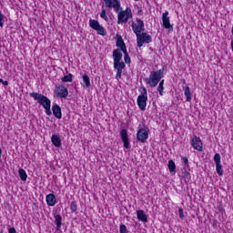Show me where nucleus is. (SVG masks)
Masks as SVG:
<instances>
[{"label":"nucleus","mask_w":233,"mask_h":233,"mask_svg":"<svg viewBox=\"0 0 233 233\" xmlns=\"http://www.w3.org/2000/svg\"><path fill=\"white\" fill-rule=\"evenodd\" d=\"M132 9L127 7L125 10H122L117 15V25H123L124 23H128L129 19H132Z\"/></svg>","instance_id":"4"},{"label":"nucleus","mask_w":233,"mask_h":233,"mask_svg":"<svg viewBox=\"0 0 233 233\" xmlns=\"http://www.w3.org/2000/svg\"><path fill=\"white\" fill-rule=\"evenodd\" d=\"M122 52L124 53V60H125V63H126L127 65H130L131 60H130V56L128 55V52L127 51V49H126V51H122Z\"/></svg>","instance_id":"27"},{"label":"nucleus","mask_w":233,"mask_h":233,"mask_svg":"<svg viewBox=\"0 0 233 233\" xmlns=\"http://www.w3.org/2000/svg\"><path fill=\"white\" fill-rule=\"evenodd\" d=\"M122 51L120 49H115L113 51V59H114V63H119L122 61L123 59V53H121Z\"/></svg>","instance_id":"18"},{"label":"nucleus","mask_w":233,"mask_h":233,"mask_svg":"<svg viewBox=\"0 0 233 233\" xmlns=\"http://www.w3.org/2000/svg\"><path fill=\"white\" fill-rule=\"evenodd\" d=\"M55 95L56 97L65 99V98L68 97V88H66V86H65L64 85H60L56 87Z\"/></svg>","instance_id":"8"},{"label":"nucleus","mask_w":233,"mask_h":233,"mask_svg":"<svg viewBox=\"0 0 233 233\" xmlns=\"http://www.w3.org/2000/svg\"><path fill=\"white\" fill-rule=\"evenodd\" d=\"M120 137L124 143V148H130V142L128 141V133L127 132V129H122L120 131Z\"/></svg>","instance_id":"14"},{"label":"nucleus","mask_w":233,"mask_h":233,"mask_svg":"<svg viewBox=\"0 0 233 233\" xmlns=\"http://www.w3.org/2000/svg\"><path fill=\"white\" fill-rule=\"evenodd\" d=\"M18 174L22 181H26V179L28 178V175L26 174V171L23 168L18 169Z\"/></svg>","instance_id":"23"},{"label":"nucleus","mask_w":233,"mask_h":233,"mask_svg":"<svg viewBox=\"0 0 233 233\" xmlns=\"http://www.w3.org/2000/svg\"><path fill=\"white\" fill-rule=\"evenodd\" d=\"M169 172L176 174V162L174 160H169L167 164Z\"/></svg>","instance_id":"24"},{"label":"nucleus","mask_w":233,"mask_h":233,"mask_svg":"<svg viewBox=\"0 0 233 233\" xmlns=\"http://www.w3.org/2000/svg\"><path fill=\"white\" fill-rule=\"evenodd\" d=\"M46 201L48 207H56V203H57V198H56V195L54 193H50L46 195Z\"/></svg>","instance_id":"15"},{"label":"nucleus","mask_w":233,"mask_h":233,"mask_svg":"<svg viewBox=\"0 0 233 233\" xmlns=\"http://www.w3.org/2000/svg\"><path fill=\"white\" fill-rule=\"evenodd\" d=\"M183 90H184V96H186V101H187V103H190V101H192V93L190 92V87L184 86Z\"/></svg>","instance_id":"20"},{"label":"nucleus","mask_w":233,"mask_h":233,"mask_svg":"<svg viewBox=\"0 0 233 233\" xmlns=\"http://www.w3.org/2000/svg\"><path fill=\"white\" fill-rule=\"evenodd\" d=\"M191 146L195 150L198 152H203V142L199 137H194L191 141Z\"/></svg>","instance_id":"13"},{"label":"nucleus","mask_w":233,"mask_h":233,"mask_svg":"<svg viewBox=\"0 0 233 233\" xmlns=\"http://www.w3.org/2000/svg\"><path fill=\"white\" fill-rule=\"evenodd\" d=\"M182 163H183V165H185L186 167L188 166V158H187V157H182Z\"/></svg>","instance_id":"36"},{"label":"nucleus","mask_w":233,"mask_h":233,"mask_svg":"<svg viewBox=\"0 0 233 233\" xmlns=\"http://www.w3.org/2000/svg\"><path fill=\"white\" fill-rule=\"evenodd\" d=\"M70 208L72 212H76V210H77V205H76V202H71Z\"/></svg>","instance_id":"34"},{"label":"nucleus","mask_w":233,"mask_h":233,"mask_svg":"<svg viewBox=\"0 0 233 233\" xmlns=\"http://www.w3.org/2000/svg\"><path fill=\"white\" fill-rule=\"evenodd\" d=\"M132 30L134 34L138 35L141 34V32L145 31V22L141 20V18H136L134 22H132Z\"/></svg>","instance_id":"7"},{"label":"nucleus","mask_w":233,"mask_h":233,"mask_svg":"<svg viewBox=\"0 0 233 233\" xmlns=\"http://www.w3.org/2000/svg\"><path fill=\"white\" fill-rule=\"evenodd\" d=\"M106 8H113L115 12H119L121 10V4L118 0H103Z\"/></svg>","instance_id":"9"},{"label":"nucleus","mask_w":233,"mask_h":233,"mask_svg":"<svg viewBox=\"0 0 233 233\" xmlns=\"http://www.w3.org/2000/svg\"><path fill=\"white\" fill-rule=\"evenodd\" d=\"M214 161L216 165H219L221 164V156L219 155V153H216L214 156Z\"/></svg>","instance_id":"29"},{"label":"nucleus","mask_w":233,"mask_h":233,"mask_svg":"<svg viewBox=\"0 0 233 233\" xmlns=\"http://www.w3.org/2000/svg\"><path fill=\"white\" fill-rule=\"evenodd\" d=\"M2 85H4L5 86H8V81L3 80Z\"/></svg>","instance_id":"39"},{"label":"nucleus","mask_w":233,"mask_h":233,"mask_svg":"<svg viewBox=\"0 0 233 233\" xmlns=\"http://www.w3.org/2000/svg\"><path fill=\"white\" fill-rule=\"evenodd\" d=\"M178 212H179V218L180 219H184L185 218V214L183 212V208H179L178 209Z\"/></svg>","instance_id":"35"},{"label":"nucleus","mask_w":233,"mask_h":233,"mask_svg":"<svg viewBox=\"0 0 233 233\" xmlns=\"http://www.w3.org/2000/svg\"><path fill=\"white\" fill-rule=\"evenodd\" d=\"M137 139L141 143H145L148 139V130L147 128H140L137 133Z\"/></svg>","instance_id":"12"},{"label":"nucleus","mask_w":233,"mask_h":233,"mask_svg":"<svg viewBox=\"0 0 233 233\" xmlns=\"http://www.w3.org/2000/svg\"><path fill=\"white\" fill-rule=\"evenodd\" d=\"M165 85V80H161L158 84V86H164Z\"/></svg>","instance_id":"38"},{"label":"nucleus","mask_w":233,"mask_h":233,"mask_svg":"<svg viewBox=\"0 0 233 233\" xmlns=\"http://www.w3.org/2000/svg\"><path fill=\"white\" fill-rule=\"evenodd\" d=\"M89 26L93 30H96V32L98 35H102V36L106 35V29H105V27H103V25H101V24H99V21H97L96 19H90Z\"/></svg>","instance_id":"5"},{"label":"nucleus","mask_w":233,"mask_h":233,"mask_svg":"<svg viewBox=\"0 0 233 233\" xmlns=\"http://www.w3.org/2000/svg\"><path fill=\"white\" fill-rule=\"evenodd\" d=\"M162 26L166 30H172L174 25L170 24V16H168V11L162 14Z\"/></svg>","instance_id":"11"},{"label":"nucleus","mask_w":233,"mask_h":233,"mask_svg":"<svg viewBox=\"0 0 233 233\" xmlns=\"http://www.w3.org/2000/svg\"><path fill=\"white\" fill-rule=\"evenodd\" d=\"M216 171L218 176H223V166L221 164H216Z\"/></svg>","instance_id":"28"},{"label":"nucleus","mask_w":233,"mask_h":233,"mask_svg":"<svg viewBox=\"0 0 233 233\" xmlns=\"http://www.w3.org/2000/svg\"><path fill=\"white\" fill-rule=\"evenodd\" d=\"M135 1H139V0H135Z\"/></svg>","instance_id":"41"},{"label":"nucleus","mask_w":233,"mask_h":233,"mask_svg":"<svg viewBox=\"0 0 233 233\" xmlns=\"http://www.w3.org/2000/svg\"><path fill=\"white\" fill-rule=\"evenodd\" d=\"M3 81H4V80H3L2 78H0V83H3Z\"/></svg>","instance_id":"40"},{"label":"nucleus","mask_w":233,"mask_h":233,"mask_svg":"<svg viewBox=\"0 0 233 233\" xmlns=\"http://www.w3.org/2000/svg\"><path fill=\"white\" fill-rule=\"evenodd\" d=\"M53 110V116L56 117V119H61L63 117V113L61 112V106L59 105L55 104L52 107Z\"/></svg>","instance_id":"16"},{"label":"nucleus","mask_w":233,"mask_h":233,"mask_svg":"<svg viewBox=\"0 0 233 233\" xmlns=\"http://www.w3.org/2000/svg\"><path fill=\"white\" fill-rule=\"evenodd\" d=\"M137 35V46L141 48L145 43H152V36L147 33H138Z\"/></svg>","instance_id":"6"},{"label":"nucleus","mask_w":233,"mask_h":233,"mask_svg":"<svg viewBox=\"0 0 233 233\" xmlns=\"http://www.w3.org/2000/svg\"><path fill=\"white\" fill-rule=\"evenodd\" d=\"M163 90H165V86H157V92H158L159 96H164Z\"/></svg>","instance_id":"33"},{"label":"nucleus","mask_w":233,"mask_h":233,"mask_svg":"<svg viewBox=\"0 0 233 233\" xmlns=\"http://www.w3.org/2000/svg\"><path fill=\"white\" fill-rule=\"evenodd\" d=\"M116 46L120 48L119 50L122 52H125L127 50L125 41H123V37L119 35H116Z\"/></svg>","instance_id":"19"},{"label":"nucleus","mask_w":233,"mask_h":233,"mask_svg":"<svg viewBox=\"0 0 233 233\" xmlns=\"http://www.w3.org/2000/svg\"><path fill=\"white\" fill-rule=\"evenodd\" d=\"M4 25H5V15H2L1 9H0V26H1V28H3Z\"/></svg>","instance_id":"32"},{"label":"nucleus","mask_w":233,"mask_h":233,"mask_svg":"<svg viewBox=\"0 0 233 233\" xmlns=\"http://www.w3.org/2000/svg\"><path fill=\"white\" fill-rule=\"evenodd\" d=\"M82 79H83V84H82L83 88H90V76L85 74L83 75Z\"/></svg>","instance_id":"21"},{"label":"nucleus","mask_w":233,"mask_h":233,"mask_svg":"<svg viewBox=\"0 0 233 233\" xmlns=\"http://www.w3.org/2000/svg\"><path fill=\"white\" fill-rule=\"evenodd\" d=\"M8 233H17V231L15 230V228H10Z\"/></svg>","instance_id":"37"},{"label":"nucleus","mask_w":233,"mask_h":233,"mask_svg":"<svg viewBox=\"0 0 233 233\" xmlns=\"http://www.w3.org/2000/svg\"><path fill=\"white\" fill-rule=\"evenodd\" d=\"M119 231L120 233H128V229H127V226L125 224L120 225Z\"/></svg>","instance_id":"31"},{"label":"nucleus","mask_w":233,"mask_h":233,"mask_svg":"<svg viewBox=\"0 0 233 233\" xmlns=\"http://www.w3.org/2000/svg\"><path fill=\"white\" fill-rule=\"evenodd\" d=\"M29 96L30 97H33L35 101H37L41 106H43L46 116H52V101L50 98H48V96L36 92L30 93Z\"/></svg>","instance_id":"1"},{"label":"nucleus","mask_w":233,"mask_h":233,"mask_svg":"<svg viewBox=\"0 0 233 233\" xmlns=\"http://www.w3.org/2000/svg\"><path fill=\"white\" fill-rule=\"evenodd\" d=\"M73 76L72 74H68L66 76H65L64 77H62V82L63 83H72V79H73Z\"/></svg>","instance_id":"26"},{"label":"nucleus","mask_w":233,"mask_h":233,"mask_svg":"<svg viewBox=\"0 0 233 233\" xmlns=\"http://www.w3.org/2000/svg\"><path fill=\"white\" fill-rule=\"evenodd\" d=\"M140 95L137 96V103L138 108L142 111L147 110V101H148V94L147 92V87H141L139 89Z\"/></svg>","instance_id":"3"},{"label":"nucleus","mask_w":233,"mask_h":233,"mask_svg":"<svg viewBox=\"0 0 233 233\" xmlns=\"http://www.w3.org/2000/svg\"><path fill=\"white\" fill-rule=\"evenodd\" d=\"M101 19H105L108 23V16L106 15V9H103L100 13Z\"/></svg>","instance_id":"30"},{"label":"nucleus","mask_w":233,"mask_h":233,"mask_svg":"<svg viewBox=\"0 0 233 233\" xmlns=\"http://www.w3.org/2000/svg\"><path fill=\"white\" fill-rule=\"evenodd\" d=\"M51 141H52L53 145L55 147H56V148H59V147H61V138L59 137V136L53 135L51 137Z\"/></svg>","instance_id":"22"},{"label":"nucleus","mask_w":233,"mask_h":233,"mask_svg":"<svg viewBox=\"0 0 233 233\" xmlns=\"http://www.w3.org/2000/svg\"><path fill=\"white\" fill-rule=\"evenodd\" d=\"M61 221H63V218H61V215H56L55 217V223L56 225L57 230H59V228H61Z\"/></svg>","instance_id":"25"},{"label":"nucleus","mask_w":233,"mask_h":233,"mask_svg":"<svg viewBox=\"0 0 233 233\" xmlns=\"http://www.w3.org/2000/svg\"><path fill=\"white\" fill-rule=\"evenodd\" d=\"M137 218L138 221H142V223H147L148 221V217L147 216V213L143 211V209H138L137 211Z\"/></svg>","instance_id":"17"},{"label":"nucleus","mask_w":233,"mask_h":233,"mask_svg":"<svg viewBox=\"0 0 233 233\" xmlns=\"http://www.w3.org/2000/svg\"><path fill=\"white\" fill-rule=\"evenodd\" d=\"M163 78V69H159L158 71H153L150 73L149 77L146 78V81L151 88H155L157 85L159 84V81Z\"/></svg>","instance_id":"2"},{"label":"nucleus","mask_w":233,"mask_h":233,"mask_svg":"<svg viewBox=\"0 0 233 233\" xmlns=\"http://www.w3.org/2000/svg\"><path fill=\"white\" fill-rule=\"evenodd\" d=\"M125 66H127V65H125V62L123 61L114 62V68L115 70H116V81H119V79H121V76L123 74V69L125 68Z\"/></svg>","instance_id":"10"}]
</instances>
